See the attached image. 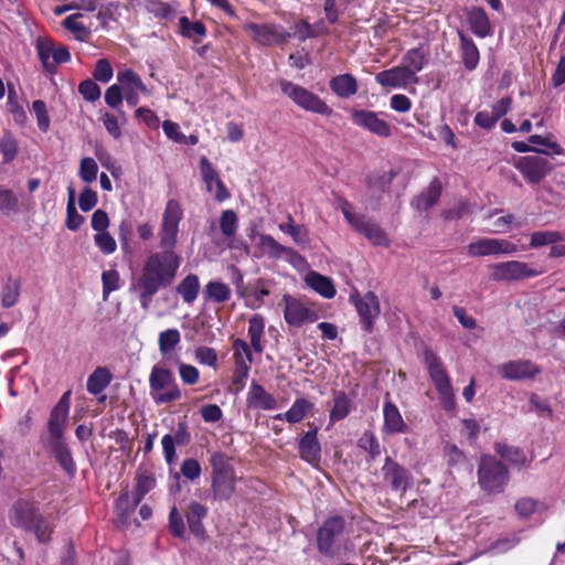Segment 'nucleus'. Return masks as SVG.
<instances>
[{"mask_svg": "<svg viewBox=\"0 0 565 565\" xmlns=\"http://www.w3.org/2000/svg\"><path fill=\"white\" fill-rule=\"evenodd\" d=\"M182 217L183 210L179 201L169 200L162 213L158 233L159 245L163 250L148 256L137 282L143 309L148 308L151 298L159 289L169 286L177 276L181 258L173 252V248L178 241L179 224Z\"/></svg>", "mask_w": 565, "mask_h": 565, "instance_id": "f257e3e1", "label": "nucleus"}, {"mask_svg": "<svg viewBox=\"0 0 565 565\" xmlns=\"http://www.w3.org/2000/svg\"><path fill=\"white\" fill-rule=\"evenodd\" d=\"M9 521L12 526L34 534L41 543L51 539L53 527L41 514L39 503L29 498L17 500L9 512Z\"/></svg>", "mask_w": 565, "mask_h": 565, "instance_id": "f03ea898", "label": "nucleus"}, {"mask_svg": "<svg viewBox=\"0 0 565 565\" xmlns=\"http://www.w3.org/2000/svg\"><path fill=\"white\" fill-rule=\"evenodd\" d=\"M211 492L215 501H228L234 495L238 480L231 458L216 451L211 455Z\"/></svg>", "mask_w": 565, "mask_h": 565, "instance_id": "7ed1b4c3", "label": "nucleus"}, {"mask_svg": "<svg viewBox=\"0 0 565 565\" xmlns=\"http://www.w3.org/2000/svg\"><path fill=\"white\" fill-rule=\"evenodd\" d=\"M318 548L328 557L347 556L351 547L344 536V520L335 516L327 520L318 531Z\"/></svg>", "mask_w": 565, "mask_h": 565, "instance_id": "20e7f679", "label": "nucleus"}, {"mask_svg": "<svg viewBox=\"0 0 565 565\" xmlns=\"http://www.w3.org/2000/svg\"><path fill=\"white\" fill-rule=\"evenodd\" d=\"M150 396L157 405L178 401L182 392L175 382L173 373L161 366L153 365L149 375Z\"/></svg>", "mask_w": 565, "mask_h": 565, "instance_id": "39448f33", "label": "nucleus"}, {"mask_svg": "<svg viewBox=\"0 0 565 565\" xmlns=\"http://www.w3.org/2000/svg\"><path fill=\"white\" fill-rule=\"evenodd\" d=\"M424 362L444 408L452 409L455 407V392L443 361L431 350H425Z\"/></svg>", "mask_w": 565, "mask_h": 565, "instance_id": "423d86ee", "label": "nucleus"}, {"mask_svg": "<svg viewBox=\"0 0 565 565\" xmlns=\"http://www.w3.org/2000/svg\"><path fill=\"white\" fill-rule=\"evenodd\" d=\"M338 207L351 227L362 234L373 245H388L386 233L380 227V225L365 217L364 215L356 213L353 205L349 201L344 199L339 200Z\"/></svg>", "mask_w": 565, "mask_h": 565, "instance_id": "0eeeda50", "label": "nucleus"}, {"mask_svg": "<svg viewBox=\"0 0 565 565\" xmlns=\"http://www.w3.org/2000/svg\"><path fill=\"white\" fill-rule=\"evenodd\" d=\"M478 482L489 494L501 493L509 482L508 468L491 456H483L478 468Z\"/></svg>", "mask_w": 565, "mask_h": 565, "instance_id": "6e6552de", "label": "nucleus"}, {"mask_svg": "<svg viewBox=\"0 0 565 565\" xmlns=\"http://www.w3.org/2000/svg\"><path fill=\"white\" fill-rule=\"evenodd\" d=\"M279 85L281 92L301 109L322 116L332 114V108L309 89L286 79L280 81Z\"/></svg>", "mask_w": 565, "mask_h": 565, "instance_id": "1a4fd4ad", "label": "nucleus"}, {"mask_svg": "<svg viewBox=\"0 0 565 565\" xmlns=\"http://www.w3.org/2000/svg\"><path fill=\"white\" fill-rule=\"evenodd\" d=\"M244 30L260 45H276L288 41L291 36L284 26L273 23L247 22Z\"/></svg>", "mask_w": 565, "mask_h": 565, "instance_id": "9d476101", "label": "nucleus"}, {"mask_svg": "<svg viewBox=\"0 0 565 565\" xmlns=\"http://www.w3.org/2000/svg\"><path fill=\"white\" fill-rule=\"evenodd\" d=\"M71 391H66L50 414L46 441L63 440L64 430L68 420L71 406Z\"/></svg>", "mask_w": 565, "mask_h": 565, "instance_id": "9b49d317", "label": "nucleus"}, {"mask_svg": "<svg viewBox=\"0 0 565 565\" xmlns=\"http://www.w3.org/2000/svg\"><path fill=\"white\" fill-rule=\"evenodd\" d=\"M468 254L472 257L490 255H511L516 253L514 243L503 238H480L467 246Z\"/></svg>", "mask_w": 565, "mask_h": 565, "instance_id": "f8f14e48", "label": "nucleus"}, {"mask_svg": "<svg viewBox=\"0 0 565 565\" xmlns=\"http://www.w3.org/2000/svg\"><path fill=\"white\" fill-rule=\"evenodd\" d=\"M393 172H374L366 179L365 204L367 207L375 210L379 207L384 194L390 190Z\"/></svg>", "mask_w": 565, "mask_h": 565, "instance_id": "ddd939ff", "label": "nucleus"}, {"mask_svg": "<svg viewBox=\"0 0 565 565\" xmlns=\"http://www.w3.org/2000/svg\"><path fill=\"white\" fill-rule=\"evenodd\" d=\"M491 269L493 279L498 281L522 280L540 275V271L519 260L498 263Z\"/></svg>", "mask_w": 565, "mask_h": 565, "instance_id": "4468645a", "label": "nucleus"}, {"mask_svg": "<svg viewBox=\"0 0 565 565\" xmlns=\"http://www.w3.org/2000/svg\"><path fill=\"white\" fill-rule=\"evenodd\" d=\"M351 119L355 126L361 127L377 137L388 138L392 135L391 125L381 118L380 114L375 111L353 109L351 110Z\"/></svg>", "mask_w": 565, "mask_h": 565, "instance_id": "2eb2a0df", "label": "nucleus"}, {"mask_svg": "<svg viewBox=\"0 0 565 565\" xmlns=\"http://www.w3.org/2000/svg\"><path fill=\"white\" fill-rule=\"evenodd\" d=\"M381 471L392 491L404 493L412 484V473L391 457L385 458Z\"/></svg>", "mask_w": 565, "mask_h": 565, "instance_id": "dca6fc26", "label": "nucleus"}, {"mask_svg": "<svg viewBox=\"0 0 565 565\" xmlns=\"http://www.w3.org/2000/svg\"><path fill=\"white\" fill-rule=\"evenodd\" d=\"M252 237L258 239V252L255 254L256 257L267 256L274 259L284 257L290 263H294L296 259H300V256L297 252L290 247H285L284 245L279 244L270 235L256 233Z\"/></svg>", "mask_w": 565, "mask_h": 565, "instance_id": "f3484780", "label": "nucleus"}, {"mask_svg": "<svg viewBox=\"0 0 565 565\" xmlns=\"http://www.w3.org/2000/svg\"><path fill=\"white\" fill-rule=\"evenodd\" d=\"M281 302L284 305V318L291 327H300L317 319V315L312 310L290 295H284Z\"/></svg>", "mask_w": 565, "mask_h": 565, "instance_id": "a211bd4d", "label": "nucleus"}, {"mask_svg": "<svg viewBox=\"0 0 565 565\" xmlns=\"http://www.w3.org/2000/svg\"><path fill=\"white\" fill-rule=\"evenodd\" d=\"M498 373L509 381L533 380L541 367L530 360H513L499 365Z\"/></svg>", "mask_w": 565, "mask_h": 565, "instance_id": "6ab92c4d", "label": "nucleus"}, {"mask_svg": "<svg viewBox=\"0 0 565 565\" xmlns=\"http://www.w3.org/2000/svg\"><path fill=\"white\" fill-rule=\"evenodd\" d=\"M36 52L43 67L47 71L53 70L56 65L65 63L71 58L66 46L55 45L52 41L46 39H39L36 41Z\"/></svg>", "mask_w": 565, "mask_h": 565, "instance_id": "aec40b11", "label": "nucleus"}, {"mask_svg": "<svg viewBox=\"0 0 565 565\" xmlns=\"http://www.w3.org/2000/svg\"><path fill=\"white\" fill-rule=\"evenodd\" d=\"M351 300L356 308L363 329L371 331L374 320L381 312L377 297L374 292L369 291L362 297L351 296Z\"/></svg>", "mask_w": 565, "mask_h": 565, "instance_id": "412c9836", "label": "nucleus"}, {"mask_svg": "<svg viewBox=\"0 0 565 565\" xmlns=\"http://www.w3.org/2000/svg\"><path fill=\"white\" fill-rule=\"evenodd\" d=\"M156 486V479L148 473H141L138 476L137 486L135 491L129 494L128 492L122 493L117 500V507L124 513L131 509H135L142 498Z\"/></svg>", "mask_w": 565, "mask_h": 565, "instance_id": "4be33fe9", "label": "nucleus"}, {"mask_svg": "<svg viewBox=\"0 0 565 565\" xmlns=\"http://www.w3.org/2000/svg\"><path fill=\"white\" fill-rule=\"evenodd\" d=\"M200 171L206 185V190L212 192L215 186L214 198L216 201L223 202L230 198V192L227 191L223 181L220 179L218 173L205 157L200 159Z\"/></svg>", "mask_w": 565, "mask_h": 565, "instance_id": "5701e85b", "label": "nucleus"}, {"mask_svg": "<svg viewBox=\"0 0 565 565\" xmlns=\"http://www.w3.org/2000/svg\"><path fill=\"white\" fill-rule=\"evenodd\" d=\"M515 167L531 183H539L548 171L547 161L537 156L523 157Z\"/></svg>", "mask_w": 565, "mask_h": 565, "instance_id": "b1692460", "label": "nucleus"}, {"mask_svg": "<svg viewBox=\"0 0 565 565\" xmlns=\"http://www.w3.org/2000/svg\"><path fill=\"white\" fill-rule=\"evenodd\" d=\"M246 404L252 409L274 411L278 407L276 397L268 393L259 383L252 381Z\"/></svg>", "mask_w": 565, "mask_h": 565, "instance_id": "393cba45", "label": "nucleus"}, {"mask_svg": "<svg viewBox=\"0 0 565 565\" xmlns=\"http://www.w3.org/2000/svg\"><path fill=\"white\" fill-rule=\"evenodd\" d=\"M299 456L310 465H317L321 458V447L317 437V429L305 433L298 444Z\"/></svg>", "mask_w": 565, "mask_h": 565, "instance_id": "a878e982", "label": "nucleus"}, {"mask_svg": "<svg viewBox=\"0 0 565 565\" xmlns=\"http://www.w3.org/2000/svg\"><path fill=\"white\" fill-rule=\"evenodd\" d=\"M375 81L381 86L391 88H405L407 85L414 84L412 77L401 65L377 73Z\"/></svg>", "mask_w": 565, "mask_h": 565, "instance_id": "bb28decb", "label": "nucleus"}, {"mask_svg": "<svg viewBox=\"0 0 565 565\" xmlns=\"http://www.w3.org/2000/svg\"><path fill=\"white\" fill-rule=\"evenodd\" d=\"M383 431L388 435L404 434L407 430V425L396 405L391 401H385L383 405Z\"/></svg>", "mask_w": 565, "mask_h": 565, "instance_id": "cd10ccee", "label": "nucleus"}, {"mask_svg": "<svg viewBox=\"0 0 565 565\" xmlns=\"http://www.w3.org/2000/svg\"><path fill=\"white\" fill-rule=\"evenodd\" d=\"M46 446L53 452L62 469L67 475L74 476L76 473V465L64 439L57 441H46Z\"/></svg>", "mask_w": 565, "mask_h": 565, "instance_id": "c85d7f7f", "label": "nucleus"}, {"mask_svg": "<svg viewBox=\"0 0 565 565\" xmlns=\"http://www.w3.org/2000/svg\"><path fill=\"white\" fill-rule=\"evenodd\" d=\"M117 81L124 94L126 93H141L149 96L150 90L142 83L140 76L130 68H125L117 73Z\"/></svg>", "mask_w": 565, "mask_h": 565, "instance_id": "c756f323", "label": "nucleus"}, {"mask_svg": "<svg viewBox=\"0 0 565 565\" xmlns=\"http://www.w3.org/2000/svg\"><path fill=\"white\" fill-rule=\"evenodd\" d=\"M329 85L330 89L340 98H349L358 92V81L349 73L332 77Z\"/></svg>", "mask_w": 565, "mask_h": 565, "instance_id": "7c9ffc66", "label": "nucleus"}, {"mask_svg": "<svg viewBox=\"0 0 565 565\" xmlns=\"http://www.w3.org/2000/svg\"><path fill=\"white\" fill-rule=\"evenodd\" d=\"M206 507L196 501L190 502L186 510V522L191 533L198 537H203L204 527L202 525V520L206 516Z\"/></svg>", "mask_w": 565, "mask_h": 565, "instance_id": "2f4dec72", "label": "nucleus"}, {"mask_svg": "<svg viewBox=\"0 0 565 565\" xmlns=\"http://www.w3.org/2000/svg\"><path fill=\"white\" fill-rule=\"evenodd\" d=\"M306 284L320 296L326 299H331L335 296V287L332 280L316 271H310L305 277Z\"/></svg>", "mask_w": 565, "mask_h": 565, "instance_id": "473e14b6", "label": "nucleus"}, {"mask_svg": "<svg viewBox=\"0 0 565 565\" xmlns=\"http://www.w3.org/2000/svg\"><path fill=\"white\" fill-rule=\"evenodd\" d=\"M459 39L463 66L467 71L471 72L479 64V50L475 42L470 38L465 35L462 32H459Z\"/></svg>", "mask_w": 565, "mask_h": 565, "instance_id": "72a5a7b5", "label": "nucleus"}, {"mask_svg": "<svg viewBox=\"0 0 565 565\" xmlns=\"http://www.w3.org/2000/svg\"><path fill=\"white\" fill-rule=\"evenodd\" d=\"M352 399L342 391L333 392V405L330 411V423L344 419L352 411Z\"/></svg>", "mask_w": 565, "mask_h": 565, "instance_id": "f704fd0d", "label": "nucleus"}, {"mask_svg": "<svg viewBox=\"0 0 565 565\" xmlns=\"http://www.w3.org/2000/svg\"><path fill=\"white\" fill-rule=\"evenodd\" d=\"M440 193L441 183L438 179H434L428 188L413 201V204L419 211H427L438 202Z\"/></svg>", "mask_w": 565, "mask_h": 565, "instance_id": "c9c22d12", "label": "nucleus"}, {"mask_svg": "<svg viewBox=\"0 0 565 565\" xmlns=\"http://www.w3.org/2000/svg\"><path fill=\"white\" fill-rule=\"evenodd\" d=\"M180 342L181 333L178 329L171 328L161 331L158 337V347L162 358L169 359Z\"/></svg>", "mask_w": 565, "mask_h": 565, "instance_id": "e433bc0d", "label": "nucleus"}, {"mask_svg": "<svg viewBox=\"0 0 565 565\" xmlns=\"http://www.w3.org/2000/svg\"><path fill=\"white\" fill-rule=\"evenodd\" d=\"M111 379V373L106 367H97L87 379V392L98 395L109 385Z\"/></svg>", "mask_w": 565, "mask_h": 565, "instance_id": "4c0bfd02", "label": "nucleus"}, {"mask_svg": "<svg viewBox=\"0 0 565 565\" xmlns=\"http://www.w3.org/2000/svg\"><path fill=\"white\" fill-rule=\"evenodd\" d=\"M313 408L315 404L310 401L303 397L297 398L291 407L284 413L285 420L289 424L300 423Z\"/></svg>", "mask_w": 565, "mask_h": 565, "instance_id": "58836bf2", "label": "nucleus"}, {"mask_svg": "<svg viewBox=\"0 0 565 565\" xmlns=\"http://www.w3.org/2000/svg\"><path fill=\"white\" fill-rule=\"evenodd\" d=\"M407 74L412 77L413 83H418L417 73L420 72L424 67V54L418 49H413L408 51L404 57L403 63L401 65Z\"/></svg>", "mask_w": 565, "mask_h": 565, "instance_id": "ea45409f", "label": "nucleus"}, {"mask_svg": "<svg viewBox=\"0 0 565 565\" xmlns=\"http://www.w3.org/2000/svg\"><path fill=\"white\" fill-rule=\"evenodd\" d=\"M265 320L259 315H254L248 321V335L250 339V345L256 353H262L264 347L262 339L264 337Z\"/></svg>", "mask_w": 565, "mask_h": 565, "instance_id": "a19ab883", "label": "nucleus"}, {"mask_svg": "<svg viewBox=\"0 0 565 565\" xmlns=\"http://www.w3.org/2000/svg\"><path fill=\"white\" fill-rule=\"evenodd\" d=\"M200 291V281L196 275L190 274L184 277L177 287V292L186 303H193Z\"/></svg>", "mask_w": 565, "mask_h": 565, "instance_id": "79ce46f5", "label": "nucleus"}, {"mask_svg": "<svg viewBox=\"0 0 565 565\" xmlns=\"http://www.w3.org/2000/svg\"><path fill=\"white\" fill-rule=\"evenodd\" d=\"M469 23L472 32L479 38H486L491 34L489 19L481 8H475L469 13Z\"/></svg>", "mask_w": 565, "mask_h": 565, "instance_id": "37998d69", "label": "nucleus"}, {"mask_svg": "<svg viewBox=\"0 0 565 565\" xmlns=\"http://www.w3.org/2000/svg\"><path fill=\"white\" fill-rule=\"evenodd\" d=\"M232 296V290L228 285L220 281L212 280L206 284L204 289V298L205 300H210L216 303L225 302L230 300Z\"/></svg>", "mask_w": 565, "mask_h": 565, "instance_id": "c03bdc74", "label": "nucleus"}, {"mask_svg": "<svg viewBox=\"0 0 565 565\" xmlns=\"http://www.w3.org/2000/svg\"><path fill=\"white\" fill-rule=\"evenodd\" d=\"M179 26L181 34L185 38L193 40L196 43H200L203 38L206 35V29L204 24L200 21H190L186 17H181L179 19Z\"/></svg>", "mask_w": 565, "mask_h": 565, "instance_id": "a18cd8bd", "label": "nucleus"}, {"mask_svg": "<svg viewBox=\"0 0 565 565\" xmlns=\"http://www.w3.org/2000/svg\"><path fill=\"white\" fill-rule=\"evenodd\" d=\"M233 359L235 365L250 367L253 354L248 343L242 339H236L233 343Z\"/></svg>", "mask_w": 565, "mask_h": 565, "instance_id": "49530a36", "label": "nucleus"}, {"mask_svg": "<svg viewBox=\"0 0 565 565\" xmlns=\"http://www.w3.org/2000/svg\"><path fill=\"white\" fill-rule=\"evenodd\" d=\"M102 121L107 130V132L114 137L115 139H119L122 135L121 126L126 122V115L124 111L119 113V116H116L110 113H105L102 116Z\"/></svg>", "mask_w": 565, "mask_h": 565, "instance_id": "de8ad7c7", "label": "nucleus"}, {"mask_svg": "<svg viewBox=\"0 0 565 565\" xmlns=\"http://www.w3.org/2000/svg\"><path fill=\"white\" fill-rule=\"evenodd\" d=\"M82 17V13H74L66 17L62 22L63 26L79 41H84L89 35V29L78 21Z\"/></svg>", "mask_w": 565, "mask_h": 565, "instance_id": "09e8293b", "label": "nucleus"}, {"mask_svg": "<svg viewBox=\"0 0 565 565\" xmlns=\"http://www.w3.org/2000/svg\"><path fill=\"white\" fill-rule=\"evenodd\" d=\"M21 284L18 280L9 279L2 287L1 305L3 308L13 307L20 297Z\"/></svg>", "mask_w": 565, "mask_h": 565, "instance_id": "8fccbe9b", "label": "nucleus"}, {"mask_svg": "<svg viewBox=\"0 0 565 565\" xmlns=\"http://www.w3.org/2000/svg\"><path fill=\"white\" fill-rule=\"evenodd\" d=\"M19 201L12 190L0 185V212L7 216L18 213Z\"/></svg>", "mask_w": 565, "mask_h": 565, "instance_id": "3c124183", "label": "nucleus"}, {"mask_svg": "<svg viewBox=\"0 0 565 565\" xmlns=\"http://www.w3.org/2000/svg\"><path fill=\"white\" fill-rule=\"evenodd\" d=\"M0 152L4 163L11 162L18 154V141L9 131H4L0 139Z\"/></svg>", "mask_w": 565, "mask_h": 565, "instance_id": "603ef678", "label": "nucleus"}, {"mask_svg": "<svg viewBox=\"0 0 565 565\" xmlns=\"http://www.w3.org/2000/svg\"><path fill=\"white\" fill-rule=\"evenodd\" d=\"M495 451L508 461L523 466L526 461L524 451L518 447L508 446L505 444H497Z\"/></svg>", "mask_w": 565, "mask_h": 565, "instance_id": "864d4df0", "label": "nucleus"}, {"mask_svg": "<svg viewBox=\"0 0 565 565\" xmlns=\"http://www.w3.org/2000/svg\"><path fill=\"white\" fill-rule=\"evenodd\" d=\"M238 220L233 210H225L220 217V228L224 236L233 237L237 231Z\"/></svg>", "mask_w": 565, "mask_h": 565, "instance_id": "5fc2aeb1", "label": "nucleus"}, {"mask_svg": "<svg viewBox=\"0 0 565 565\" xmlns=\"http://www.w3.org/2000/svg\"><path fill=\"white\" fill-rule=\"evenodd\" d=\"M32 111L35 115L38 127L42 132H47L51 126V119L47 113L46 104L36 99L32 103Z\"/></svg>", "mask_w": 565, "mask_h": 565, "instance_id": "6e6d98bb", "label": "nucleus"}, {"mask_svg": "<svg viewBox=\"0 0 565 565\" xmlns=\"http://www.w3.org/2000/svg\"><path fill=\"white\" fill-rule=\"evenodd\" d=\"M278 227L282 233L289 234L296 244L307 243L306 230L300 225H295L291 215H288L287 223H280Z\"/></svg>", "mask_w": 565, "mask_h": 565, "instance_id": "4d7b16f0", "label": "nucleus"}, {"mask_svg": "<svg viewBox=\"0 0 565 565\" xmlns=\"http://www.w3.org/2000/svg\"><path fill=\"white\" fill-rule=\"evenodd\" d=\"M562 239V235L555 231H539L531 235V246L541 247L555 244Z\"/></svg>", "mask_w": 565, "mask_h": 565, "instance_id": "13d9d810", "label": "nucleus"}, {"mask_svg": "<svg viewBox=\"0 0 565 565\" xmlns=\"http://www.w3.org/2000/svg\"><path fill=\"white\" fill-rule=\"evenodd\" d=\"M358 445L360 448L369 452L371 459H375L381 455V446L371 431H365L359 439Z\"/></svg>", "mask_w": 565, "mask_h": 565, "instance_id": "bf43d9fd", "label": "nucleus"}, {"mask_svg": "<svg viewBox=\"0 0 565 565\" xmlns=\"http://www.w3.org/2000/svg\"><path fill=\"white\" fill-rule=\"evenodd\" d=\"M178 372L181 381L185 385H194L199 382L200 371L192 364L177 361Z\"/></svg>", "mask_w": 565, "mask_h": 565, "instance_id": "052dcab7", "label": "nucleus"}, {"mask_svg": "<svg viewBox=\"0 0 565 565\" xmlns=\"http://www.w3.org/2000/svg\"><path fill=\"white\" fill-rule=\"evenodd\" d=\"M97 172L98 166L93 158L86 157L81 160L78 174L84 182H94L97 178Z\"/></svg>", "mask_w": 565, "mask_h": 565, "instance_id": "680f3d73", "label": "nucleus"}, {"mask_svg": "<svg viewBox=\"0 0 565 565\" xmlns=\"http://www.w3.org/2000/svg\"><path fill=\"white\" fill-rule=\"evenodd\" d=\"M114 76V70L109 61L100 58L96 62L93 77L100 83H108Z\"/></svg>", "mask_w": 565, "mask_h": 565, "instance_id": "e2e57ef3", "label": "nucleus"}, {"mask_svg": "<svg viewBox=\"0 0 565 565\" xmlns=\"http://www.w3.org/2000/svg\"><path fill=\"white\" fill-rule=\"evenodd\" d=\"M169 531L177 537L183 539L185 535V525L181 513L173 507L169 514Z\"/></svg>", "mask_w": 565, "mask_h": 565, "instance_id": "0e129e2a", "label": "nucleus"}, {"mask_svg": "<svg viewBox=\"0 0 565 565\" xmlns=\"http://www.w3.org/2000/svg\"><path fill=\"white\" fill-rule=\"evenodd\" d=\"M94 241L97 247L106 255L113 254L117 248L115 238L107 231L96 233Z\"/></svg>", "mask_w": 565, "mask_h": 565, "instance_id": "69168bd1", "label": "nucleus"}, {"mask_svg": "<svg viewBox=\"0 0 565 565\" xmlns=\"http://www.w3.org/2000/svg\"><path fill=\"white\" fill-rule=\"evenodd\" d=\"M194 358L200 364L209 365L212 367H215L217 363L216 351L212 348L204 345H201L195 349Z\"/></svg>", "mask_w": 565, "mask_h": 565, "instance_id": "338daca9", "label": "nucleus"}, {"mask_svg": "<svg viewBox=\"0 0 565 565\" xmlns=\"http://www.w3.org/2000/svg\"><path fill=\"white\" fill-rule=\"evenodd\" d=\"M78 92L88 102H96L102 95L100 87L93 79H85L78 86Z\"/></svg>", "mask_w": 565, "mask_h": 565, "instance_id": "774afa93", "label": "nucleus"}]
</instances>
